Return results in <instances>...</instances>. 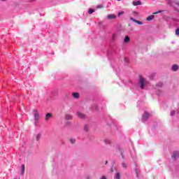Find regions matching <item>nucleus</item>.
Instances as JSON below:
<instances>
[{"mask_svg":"<svg viewBox=\"0 0 179 179\" xmlns=\"http://www.w3.org/2000/svg\"><path fill=\"white\" fill-rule=\"evenodd\" d=\"M139 84L141 89H145V78L142 76H140Z\"/></svg>","mask_w":179,"mask_h":179,"instance_id":"1","label":"nucleus"},{"mask_svg":"<svg viewBox=\"0 0 179 179\" xmlns=\"http://www.w3.org/2000/svg\"><path fill=\"white\" fill-rule=\"evenodd\" d=\"M171 158L174 159L175 160L177 159H179V152L178 151L173 152V154L171 156Z\"/></svg>","mask_w":179,"mask_h":179,"instance_id":"2","label":"nucleus"},{"mask_svg":"<svg viewBox=\"0 0 179 179\" xmlns=\"http://www.w3.org/2000/svg\"><path fill=\"white\" fill-rule=\"evenodd\" d=\"M77 115L82 120H85V118H86V115L83 114L82 112H77Z\"/></svg>","mask_w":179,"mask_h":179,"instance_id":"3","label":"nucleus"},{"mask_svg":"<svg viewBox=\"0 0 179 179\" xmlns=\"http://www.w3.org/2000/svg\"><path fill=\"white\" fill-rule=\"evenodd\" d=\"M116 18H117V15L114 14H110L107 15V19H108L109 20H112L113 19H116Z\"/></svg>","mask_w":179,"mask_h":179,"instance_id":"4","label":"nucleus"},{"mask_svg":"<svg viewBox=\"0 0 179 179\" xmlns=\"http://www.w3.org/2000/svg\"><path fill=\"white\" fill-rule=\"evenodd\" d=\"M130 20L134 22V23H137V24H143V23L139 20H135L134 17H130Z\"/></svg>","mask_w":179,"mask_h":179,"instance_id":"5","label":"nucleus"},{"mask_svg":"<svg viewBox=\"0 0 179 179\" xmlns=\"http://www.w3.org/2000/svg\"><path fill=\"white\" fill-rule=\"evenodd\" d=\"M51 117H52V113H47L45 117V121H48Z\"/></svg>","mask_w":179,"mask_h":179,"instance_id":"6","label":"nucleus"},{"mask_svg":"<svg viewBox=\"0 0 179 179\" xmlns=\"http://www.w3.org/2000/svg\"><path fill=\"white\" fill-rule=\"evenodd\" d=\"M131 41V38H129L128 36H125L124 42L127 44V43H129Z\"/></svg>","mask_w":179,"mask_h":179,"instance_id":"7","label":"nucleus"},{"mask_svg":"<svg viewBox=\"0 0 179 179\" xmlns=\"http://www.w3.org/2000/svg\"><path fill=\"white\" fill-rule=\"evenodd\" d=\"M72 118H73V116L71 115L66 114L65 115V120H67L68 121L72 120Z\"/></svg>","mask_w":179,"mask_h":179,"instance_id":"8","label":"nucleus"},{"mask_svg":"<svg viewBox=\"0 0 179 179\" xmlns=\"http://www.w3.org/2000/svg\"><path fill=\"white\" fill-rule=\"evenodd\" d=\"M134 6H138V5H142V2L141 1H133Z\"/></svg>","mask_w":179,"mask_h":179,"instance_id":"9","label":"nucleus"},{"mask_svg":"<svg viewBox=\"0 0 179 179\" xmlns=\"http://www.w3.org/2000/svg\"><path fill=\"white\" fill-rule=\"evenodd\" d=\"M172 71H173V72H176V71H178V65L174 64L172 66Z\"/></svg>","mask_w":179,"mask_h":179,"instance_id":"10","label":"nucleus"},{"mask_svg":"<svg viewBox=\"0 0 179 179\" xmlns=\"http://www.w3.org/2000/svg\"><path fill=\"white\" fill-rule=\"evenodd\" d=\"M149 117H150V114H149L148 112H145L143 116V117L145 118V120H148Z\"/></svg>","mask_w":179,"mask_h":179,"instance_id":"11","label":"nucleus"},{"mask_svg":"<svg viewBox=\"0 0 179 179\" xmlns=\"http://www.w3.org/2000/svg\"><path fill=\"white\" fill-rule=\"evenodd\" d=\"M153 19H155V15H150L147 17L148 22H150V20H153Z\"/></svg>","mask_w":179,"mask_h":179,"instance_id":"12","label":"nucleus"},{"mask_svg":"<svg viewBox=\"0 0 179 179\" xmlns=\"http://www.w3.org/2000/svg\"><path fill=\"white\" fill-rule=\"evenodd\" d=\"M73 97H74V99H79V97H80L79 93H78V92L73 93Z\"/></svg>","mask_w":179,"mask_h":179,"instance_id":"13","label":"nucleus"},{"mask_svg":"<svg viewBox=\"0 0 179 179\" xmlns=\"http://www.w3.org/2000/svg\"><path fill=\"white\" fill-rule=\"evenodd\" d=\"M34 115H35V120H38L39 118L38 112L35 111Z\"/></svg>","mask_w":179,"mask_h":179,"instance_id":"14","label":"nucleus"},{"mask_svg":"<svg viewBox=\"0 0 179 179\" xmlns=\"http://www.w3.org/2000/svg\"><path fill=\"white\" fill-rule=\"evenodd\" d=\"M104 143H106V145H110L111 143V141H110L109 139H105Z\"/></svg>","mask_w":179,"mask_h":179,"instance_id":"15","label":"nucleus"},{"mask_svg":"<svg viewBox=\"0 0 179 179\" xmlns=\"http://www.w3.org/2000/svg\"><path fill=\"white\" fill-rule=\"evenodd\" d=\"M115 179H121V175L120 174V173H117L115 174Z\"/></svg>","mask_w":179,"mask_h":179,"instance_id":"16","label":"nucleus"},{"mask_svg":"<svg viewBox=\"0 0 179 179\" xmlns=\"http://www.w3.org/2000/svg\"><path fill=\"white\" fill-rule=\"evenodd\" d=\"M24 170H25L24 164H22V173H21L22 175L24 174Z\"/></svg>","mask_w":179,"mask_h":179,"instance_id":"17","label":"nucleus"},{"mask_svg":"<svg viewBox=\"0 0 179 179\" xmlns=\"http://www.w3.org/2000/svg\"><path fill=\"white\" fill-rule=\"evenodd\" d=\"M40 138H41V134H37L36 136V141H40Z\"/></svg>","mask_w":179,"mask_h":179,"instance_id":"18","label":"nucleus"},{"mask_svg":"<svg viewBox=\"0 0 179 179\" xmlns=\"http://www.w3.org/2000/svg\"><path fill=\"white\" fill-rule=\"evenodd\" d=\"M176 6L177 7H176V10H178V12H179V1H176Z\"/></svg>","mask_w":179,"mask_h":179,"instance_id":"19","label":"nucleus"},{"mask_svg":"<svg viewBox=\"0 0 179 179\" xmlns=\"http://www.w3.org/2000/svg\"><path fill=\"white\" fill-rule=\"evenodd\" d=\"M84 131H85L86 132H87V131H89V126L85 125V126L84 127Z\"/></svg>","mask_w":179,"mask_h":179,"instance_id":"20","label":"nucleus"},{"mask_svg":"<svg viewBox=\"0 0 179 179\" xmlns=\"http://www.w3.org/2000/svg\"><path fill=\"white\" fill-rule=\"evenodd\" d=\"M93 12H94V10L92 9V8H90V10H88V13L90 15H92V13H93Z\"/></svg>","mask_w":179,"mask_h":179,"instance_id":"21","label":"nucleus"},{"mask_svg":"<svg viewBox=\"0 0 179 179\" xmlns=\"http://www.w3.org/2000/svg\"><path fill=\"white\" fill-rule=\"evenodd\" d=\"M69 142H71V143H75L76 141L73 138H70Z\"/></svg>","mask_w":179,"mask_h":179,"instance_id":"22","label":"nucleus"},{"mask_svg":"<svg viewBox=\"0 0 179 179\" xmlns=\"http://www.w3.org/2000/svg\"><path fill=\"white\" fill-rule=\"evenodd\" d=\"M115 37H117V34H113L112 36L113 40H115Z\"/></svg>","mask_w":179,"mask_h":179,"instance_id":"23","label":"nucleus"},{"mask_svg":"<svg viewBox=\"0 0 179 179\" xmlns=\"http://www.w3.org/2000/svg\"><path fill=\"white\" fill-rule=\"evenodd\" d=\"M121 15H124V11H121V12H120V13H118V14H117V16H121Z\"/></svg>","mask_w":179,"mask_h":179,"instance_id":"24","label":"nucleus"},{"mask_svg":"<svg viewBox=\"0 0 179 179\" xmlns=\"http://www.w3.org/2000/svg\"><path fill=\"white\" fill-rule=\"evenodd\" d=\"M176 36H179V28L176 30Z\"/></svg>","mask_w":179,"mask_h":179,"instance_id":"25","label":"nucleus"},{"mask_svg":"<svg viewBox=\"0 0 179 179\" xmlns=\"http://www.w3.org/2000/svg\"><path fill=\"white\" fill-rule=\"evenodd\" d=\"M122 166L123 169H127V164L122 163Z\"/></svg>","mask_w":179,"mask_h":179,"instance_id":"26","label":"nucleus"},{"mask_svg":"<svg viewBox=\"0 0 179 179\" xmlns=\"http://www.w3.org/2000/svg\"><path fill=\"white\" fill-rule=\"evenodd\" d=\"M176 115V111L172 110V111L171 112V115Z\"/></svg>","mask_w":179,"mask_h":179,"instance_id":"27","label":"nucleus"},{"mask_svg":"<svg viewBox=\"0 0 179 179\" xmlns=\"http://www.w3.org/2000/svg\"><path fill=\"white\" fill-rule=\"evenodd\" d=\"M157 13H160V11L153 13V15H157Z\"/></svg>","mask_w":179,"mask_h":179,"instance_id":"28","label":"nucleus"},{"mask_svg":"<svg viewBox=\"0 0 179 179\" xmlns=\"http://www.w3.org/2000/svg\"><path fill=\"white\" fill-rule=\"evenodd\" d=\"M101 179H107V178H106V176H102Z\"/></svg>","mask_w":179,"mask_h":179,"instance_id":"29","label":"nucleus"},{"mask_svg":"<svg viewBox=\"0 0 179 179\" xmlns=\"http://www.w3.org/2000/svg\"><path fill=\"white\" fill-rule=\"evenodd\" d=\"M30 2H34L36 0H29Z\"/></svg>","mask_w":179,"mask_h":179,"instance_id":"30","label":"nucleus"},{"mask_svg":"<svg viewBox=\"0 0 179 179\" xmlns=\"http://www.w3.org/2000/svg\"><path fill=\"white\" fill-rule=\"evenodd\" d=\"M98 8H103V6H99Z\"/></svg>","mask_w":179,"mask_h":179,"instance_id":"31","label":"nucleus"},{"mask_svg":"<svg viewBox=\"0 0 179 179\" xmlns=\"http://www.w3.org/2000/svg\"><path fill=\"white\" fill-rule=\"evenodd\" d=\"M113 171H114V170H113V168L111 169V173H113Z\"/></svg>","mask_w":179,"mask_h":179,"instance_id":"32","label":"nucleus"},{"mask_svg":"<svg viewBox=\"0 0 179 179\" xmlns=\"http://www.w3.org/2000/svg\"><path fill=\"white\" fill-rule=\"evenodd\" d=\"M1 1H2V2H5V1H6V0H1Z\"/></svg>","mask_w":179,"mask_h":179,"instance_id":"33","label":"nucleus"},{"mask_svg":"<svg viewBox=\"0 0 179 179\" xmlns=\"http://www.w3.org/2000/svg\"><path fill=\"white\" fill-rule=\"evenodd\" d=\"M133 13H136V11H134V12H133Z\"/></svg>","mask_w":179,"mask_h":179,"instance_id":"34","label":"nucleus"},{"mask_svg":"<svg viewBox=\"0 0 179 179\" xmlns=\"http://www.w3.org/2000/svg\"><path fill=\"white\" fill-rule=\"evenodd\" d=\"M107 163H108L107 161L106 162V164H107Z\"/></svg>","mask_w":179,"mask_h":179,"instance_id":"35","label":"nucleus"},{"mask_svg":"<svg viewBox=\"0 0 179 179\" xmlns=\"http://www.w3.org/2000/svg\"><path fill=\"white\" fill-rule=\"evenodd\" d=\"M117 1H121V0H117Z\"/></svg>","mask_w":179,"mask_h":179,"instance_id":"36","label":"nucleus"}]
</instances>
